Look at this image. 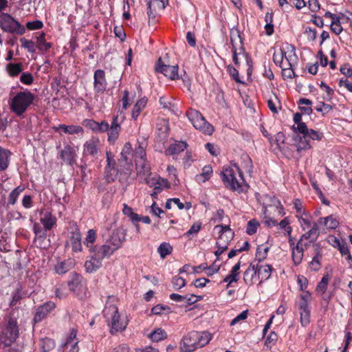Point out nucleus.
I'll return each instance as SVG.
<instances>
[{
	"label": "nucleus",
	"instance_id": "nucleus-30",
	"mask_svg": "<svg viewBox=\"0 0 352 352\" xmlns=\"http://www.w3.org/2000/svg\"><path fill=\"white\" fill-rule=\"evenodd\" d=\"M76 261L74 258H69L54 266L55 272L58 274H64L74 267Z\"/></svg>",
	"mask_w": 352,
	"mask_h": 352
},
{
	"label": "nucleus",
	"instance_id": "nucleus-35",
	"mask_svg": "<svg viewBox=\"0 0 352 352\" xmlns=\"http://www.w3.org/2000/svg\"><path fill=\"white\" fill-rule=\"evenodd\" d=\"M70 242L72 250L74 252H80L82 251L81 234L78 228L71 232Z\"/></svg>",
	"mask_w": 352,
	"mask_h": 352
},
{
	"label": "nucleus",
	"instance_id": "nucleus-2",
	"mask_svg": "<svg viewBox=\"0 0 352 352\" xmlns=\"http://www.w3.org/2000/svg\"><path fill=\"white\" fill-rule=\"evenodd\" d=\"M35 99L34 94L28 90L19 91L10 97L9 107L10 111L18 117H22Z\"/></svg>",
	"mask_w": 352,
	"mask_h": 352
},
{
	"label": "nucleus",
	"instance_id": "nucleus-45",
	"mask_svg": "<svg viewBox=\"0 0 352 352\" xmlns=\"http://www.w3.org/2000/svg\"><path fill=\"white\" fill-rule=\"evenodd\" d=\"M36 45L37 48L42 52H46L52 47V44L50 43L45 41L44 33H41L36 37Z\"/></svg>",
	"mask_w": 352,
	"mask_h": 352
},
{
	"label": "nucleus",
	"instance_id": "nucleus-62",
	"mask_svg": "<svg viewBox=\"0 0 352 352\" xmlns=\"http://www.w3.org/2000/svg\"><path fill=\"white\" fill-rule=\"evenodd\" d=\"M297 284L299 286V289L303 293L308 292L307 290L309 285L308 279L303 275H298L297 277Z\"/></svg>",
	"mask_w": 352,
	"mask_h": 352
},
{
	"label": "nucleus",
	"instance_id": "nucleus-1",
	"mask_svg": "<svg viewBox=\"0 0 352 352\" xmlns=\"http://www.w3.org/2000/svg\"><path fill=\"white\" fill-rule=\"evenodd\" d=\"M212 339V335L207 331H192L184 336L180 343L182 352H193L205 346Z\"/></svg>",
	"mask_w": 352,
	"mask_h": 352
},
{
	"label": "nucleus",
	"instance_id": "nucleus-3",
	"mask_svg": "<svg viewBox=\"0 0 352 352\" xmlns=\"http://www.w3.org/2000/svg\"><path fill=\"white\" fill-rule=\"evenodd\" d=\"M296 218L301 229L305 231L300 236L301 239L307 240L309 243L316 242L320 235L318 221L315 222L308 212L300 214Z\"/></svg>",
	"mask_w": 352,
	"mask_h": 352
},
{
	"label": "nucleus",
	"instance_id": "nucleus-26",
	"mask_svg": "<svg viewBox=\"0 0 352 352\" xmlns=\"http://www.w3.org/2000/svg\"><path fill=\"white\" fill-rule=\"evenodd\" d=\"M304 239H300L298 241V242L296 244V246L292 250V260L294 261V263L295 265H298L301 263L303 256H304V246L307 248L309 244L307 243H302V241Z\"/></svg>",
	"mask_w": 352,
	"mask_h": 352
},
{
	"label": "nucleus",
	"instance_id": "nucleus-13",
	"mask_svg": "<svg viewBox=\"0 0 352 352\" xmlns=\"http://www.w3.org/2000/svg\"><path fill=\"white\" fill-rule=\"evenodd\" d=\"M56 308V304L52 301H47L39 305L35 311L33 318L34 325L43 320Z\"/></svg>",
	"mask_w": 352,
	"mask_h": 352
},
{
	"label": "nucleus",
	"instance_id": "nucleus-39",
	"mask_svg": "<svg viewBox=\"0 0 352 352\" xmlns=\"http://www.w3.org/2000/svg\"><path fill=\"white\" fill-rule=\"evenodd\" d=\"M147 99L145 97L140 98L136 102L131 112V117L134 120H138L140 113L145 109Z\"/></svg>",
	"mask_w": 352,
	"mask_h": 352
},
{
	"label": "nucleus",
	"instance_id": "nucleus-43",
	"mask_svg": "<svg viewBox=\"0 0 352 352\" xmlns=\"http://www.w3.org/2000/svg\"><path fill=\"white\" fill-rule=\"evenodd\" d=\"M167 333L162 328H157L148 335L153 342H160L167 338Z\"/></svg>",
	"mask_w": 352,
	"mask_h": 352
},
{
	"label": "nucleus",
	"instance_id": "nucleus-31",
	"mask_svg": "<svg viewBox=\"0 0 352 352\" xmlns=\"http://www.w3.org/2000/svg\"><path fill=\"white\" fill-rule=\"evenodd\" d=\"M144 182L151 188L162 186L164 188H170V184L165 177H145Z\"/></svg>",
	"mask_w": 352,
	"mask_h": 352
},
{
	"label": "nucleus",
	"instance_id": "nucleus-58",
	"mask_svg": "<svg viewBox=\"0 0 352 352\" xmlns=\"http://www.w3.org/2000/svg\"><path fill=\"white\" fill-rule=\"evenodd\" d=\"M171 283L175 290H179L185 287L186 284V280L178 276H173Z\"/></svg>",
	"mask_w": 352,
	"mask_h": 352
},
{
	"label": "nucleus",
	"instance_id": "nucleus-54",
	"mask_svg": "<svg viewBox=\"0 0 352 352\" xmlns=\"http://www.w3.org/2000/svg\"><path fill=\"white\" fill-rule=\"evenodd\" d=\"M41 342L43 352H48L52 350L56 346L54 340L47 337L41 339Z\"/></svg>",
	"mask_w": 352,
	"mask_h": 352
},
{
	"label": "nucleus",
	"instance_id": "nucleus-7",
	"mask_svg": "<svg viewBox=\"0 0 352 352\" xmlns=\"http://www.w3.org/2000/svg\"><path fill=\"white\" fill-rule=\"evenodd\" d=\"M186 116L193 126L202 133L211 135L214 131L213 126L206 122L204 116L198 111L190 109Z\"/></svg>",
	"mask_w": 352,
	"mask_h": 352
},
{
	"label": "nucleus",
	"instance_id": "nucleus-4",
	"mask_svg": "<svg viewBox=\"0 0 352 352\" xmlns=\"http://www.w3.org/2000/svg\"><path fill=\"white\" fill-rule=\"evenodd\" d=\"M126 232L122 227L113 230L104 244L100 245V248L105 250L106 254L111 256L113 253L121 248L126 240Z\"/></svg>",
	"mask_w": 352,
	"mask_h": 352
},
{
	"label": "nucleus",
	"instance_id": "nucleus-23",
	"mask_svg": "<svg viewBox=\"0 0 352 352\" xmlns=\"http://www.w3.org/2000/svg\"><path fill=\"white\" fill-rule=\"evenodd\" d=\"M283 50L284 67H294L297 60L295 48L292 45L286 43L283 45Z\"/></svg>",
	"mask_w": 352,
	"mask_h": 352
},
{
	"label": "nucleus",
	"instance_id": "nucleus-59",
	"mask_svg": "<svg viewBox=\"0 0 352 352\" xmlns=\"http://www.w3.org/2000/svg\"><path fill=\"white\" fill-rule=\"evenodd\" d=\"M7 71L10 76H15L18 75L22 71V64L21 63L8 64L7 65Z\"/></svg>",
	"mask_w": 352,
	"mask_h": 352
},
{
	"label": "nucleus",
	"instance_id": "nucleus-9",
	"mask_svg": "<svg viewBox=\"0 0 352 352\" xmlns=\"http://www.w3.org/2000/svg\"><path fill=\"white\" fill-rule=\"evenodd\" d=\"M0 27L6 32L23 34L25 28L12 16L6 13L0 14Z\"/></svg>",
	"mask_w": 352,
	"mask_h": 352
},
{
	"label": "nucleus",
	"instance_id": "nucleus-10",
	"mask_svg": "<svg viewBox=\"0 0 352 352\" xmlns=\"http://www.w3.org/2000/svg\"><path fill=\"white\" fill-rule=\"evenodd\" d=\"M135 157L134 162L135 163L136 170L138 174L140 176H148L150 175V167L149 165L144 158L146 155L144 148L138 145L135 148Z\"/></svg>",
	"mask_w": 352,
	"mask_h": 352
},
{
	"label": "nucleus",
	"instance_id": "nucleus-38",
	"mask_svg": "<svg viewBox=\"0 0 352 352\" xmlns=\"http://www.w3.org/2000/svg\"><path fill=\"white\" fill-rule=\"evenodd\" d=\"M156 128L160 138L162 140L166 139L169 130L168 122L164 118H159L157 120Z\"/></svg>",
	"mask_w": 352,
	"mask_h": 352
},
{
	"label": "nucleus",
	"instance_id": "nucleus-50",
	"mask_svg": "<svg viewBox=\"0 0 352 352\" xmlns=\"http://www.w3.org/2000/svg\"><path fill=\"white\" fill-rule=\"evenodd\" d=\"M25 187L19 186L15 188L9 195L8 202L9 204L14 205L16 202V200L19 195L24 190Z\"/></svg>",
	"mask_w": 352,
	"mask_h": 352
},
{
	"label": "nucleus",
	"instance_id": "nucleus-21",
	"mask_svg": "<svg viewBox=\"0 0 352 352\" xmlns=\"http://www.w3.org/2000/svg\"><path fill=\"white\" fill-rule=\"evenodd\" d=\"M241 261H238L231 269L230 273L221 283H227L226 288L233 287V283H237L240 278Z\"/></svg>",
	"mask_w": 352,
	"mask_h": 352
},
{
	"label": "nucleus",
	"instance_id": "nucleus-34",
	"mask_svg": "<svg viewBox=\"0 0 352 352\" xmlns=\"http://www.w3.org/2000/svg\"><path fill=\"white\" fill-rule=\"evenodd\" d=\"M339 224L338 219L332 214L318 219V226H323L326 230H335L338 227Z\"/></svg>",
	"mask_w": 352,
	"mask_h": 352
},
{
	"label": "nucleus",
	"instance_id": "nucleus-64",
	"mask_svg": "<svg viewBox=\"0 0 352 352\" xmlns=\"http://www.w3.org/2000/svg\"><path fill=\"white\" fill-rule=\"evenodd\" d=\"M278 225L280 226V229L285 230V233L288 236L292 234V228L289 226V221L287 217H285L281 220L280 223H278Z\"/></svg>",
	"mask_w": 352,
	"mask_h": 352
},
{
	"label": "nucleus",
	"instance_id": "nucleus-16",
	"mask_svg": "<svg viewBox=\"0 0 352 352\" xmlns=\"http://www.w3.org/2000/svg\"><path fill=\"white\" fill-rule=\"evenodd\" d=\"M78 340L77 338V330L72 329L69 335L67 336L65 342L62 344V348L65 352H78Z\"/></svg>",
	"mask_w": 352,
	"mask_h": 352
},
{
	"label": "nucleus",
	"instance_id": "nucleus-8",
	"mask_svg": "<svg viewBox=\"0 0 352 352\" xmlns=\"http://www.w3.org/2000/svg\"><path fill=\"white\" fill-rule=\"evenodd\" d=\"M89 252L90 259L85 261V267L87 273H94L102 267L103 259L109 256L106 254L105 250H102L100 248Z\"/></svg>",
	"mask_w": 352,
	"mask_h": 352
},
{
	"label": "nucleus",
	"instance_id": "nucleus-5",
	"mask_svg": "<svg viewBox=\"0 0 352 352\" xmlns=\"http://www.w3.org/2000/svg\"><path fill=\"white\" fill-rule=\"evenodd\" d=\"M19 334L17 319L12 314L9 315L6 320L5 328L0 333V340L6 346L11 345L16 341Z\"/></svg>",
	"mask_w": 352,
	"mask_h": 352
},
{
	"label": "nucleus",
	"instance_id": "nucleus-18",
	"mask_svg": "<svg viewBox=\"0 0 352 352\" xmlns=\"http://www.w3.org/2000/svg\"><path fill=\"white\" fill-rule=\"evenodd\" d=\"M77 151V147L67 144L60 151V157L65 163L72 165L76 162Z\"/></svg>",
	"mask_w": 352,
	"mask_h": 352
},
{
	"label": "nucleus",
	"instance_id": "nucleus-63",
	"mask_svg": "<svg viewBox=\"0 0 352 352\" xmlns=\"http://www.w3.org/2000/svg\"><path fill=\"white\" fill-rule=\"evenodd\" d=\"M318 112L321 113L322 115L329 113L332 110V107L330 104H325L323 102H320L315 107Z\"/></svg>",
	"mask_w": 352,
	"mask_h": 352
},
{
	"label": "nucleus",
	"instance_id": "nucleus-33",
	"mask_svg": "<svg viewBox=\"0 0 352 352\" xmlns=\"http://www.w3.org/2000/svg\"><path fill=\"white\" fill-rule=\"evenodd\" d=\"M40 221L45 231H49L56 226L57 219L50 212H45L41 217Z\"/></svg>",
	"mask_w": 352,
	"mask_h": 352
},
{
	"label": "nucleus",
	"instance_id": "nucleus-46",
	"mask_svg": "<svg viewBox=\"0 0 352 352\" xmlns=\"http://www.w3.org/2000/svg\"><path fill=\"white\" fill-rule=\"evenodd\" d=\"M322 258V253L320 250H318L316 255L313 257L311 261L309 263V267L312 271L317 272L321 268Z\"/></svg>",
	"mask_w": 352,
	"mask_h": 352
},
{
	"label": "nucleus",
	"instance_id": "nucleus-14",
	"mask_svg": "<svg viewBox=\"0 0 352 352\" xmlns=\"http://www.w3.org/2000/svg\"><path fill=\"white\" fill-rule=\"evenodd\" d=\"M124 120V116H113L111 125L107 131V140L110 143L113 144L118 138L121 131V124Z\"/></svg>",
	"mask_w": 352,
	"mask_h": 352
},
{
	"label": "nucleus",
	"instance_id": "nucleus-61",
	"mask_svg": "<svg viewBox=\"0 0 352 352\" xmlns=\"http://www.w3.org/2000/svg\"><path fill=\"white\" fill-rule=\"evenodd\" d=\"M33 232L39 239H45L47 236V231L42 228L38 223H34L33 226Z\"/></svg>",
	"mask_w": 352,
	"mask_h": 352
},
{
	"label": "nucleus",
	"instance_id": "nucleus-36",
	"mask_svg": "<svg viewBox=\"0 0 352 352\" xmlns=\"http://www.w3.org/2000/svg\"><path fill=\"white\" fill-rule=\"evenodd\" d=\"M242 162L239 166V175H250L252 170V163L250 157L248 155H242Z\"/></svg>",
	"mask_w": 352,
	"mask_h": 352
},
{
	"label": "nucleus",
	"instance_id": "nucleus-47",
	"mask_svg": "<svg viewBox=\"0 0 352 352\" xmlns=\"http://www.w3.org/2000/svg\"><path fill=\"white\" fill-rule=\"evenodd\" d=\"M173 250V247L169 243L163 242L157 248V252L159 253L162 258H165L168 255L170 254Z\"/></svg>",
	"mask_w": 352,
	"mask_h": 352
},
{
	"label": "nucleus",
	"instance_id": "nucleus-19",
	"mask_svg": "<svg viewBox=\"0 0 352 352\" xmlns=\"http://www.w3.org/2000/svg\"><path fill=\"white\" fill-rule=\"evenodd\" d=\"M255 264L257 270V278L259 280L258 285H261L265 280L270 278L273 267L270 265L263 264V263H256Z\"/></svg>",
	"mask_w": 352,
	"mask_h": 352
},
{
	"label": "nucleus",
	"instance_id": "nucleus-52",
	"mask_svg": "<svg viewBox=\"0 0 352 352\" xmlns=\"http://www.w3.org/2000/svg\"><path fill=\"white\" fill-rule=\"evenodd\" d=\"M328 283L329 276L327 274L324 275L316 287V292L317 294H324L327 289Z\"/></svg>",
	"mask_w": 352,
	"mask_h": 352
},
{
	"label": "nucleus",
	"instance_id": "nucleus-40",
	"mask_svg": "<svg viewBox=\"0 0 352 352\" xmlns=\"http://www.w3.org/2000/svg\"><path fill=\"white\" fill-rule=\"evenodd\" d=\"M187 143L184 141H176L172 144L166 150V153L169 155H175L184 151L187 148Z\"/></svg>",
	"mask_w": 352,
	"mask_h": 352
},
{
	"label": "nucleus",
	"instance_id": "nucleus-15",
	"mask_svg": "<svg viewBox=\"0 0 352 352\" xmlns=\"http://www.w3.org/2000/svg\"><path fill=\"white\" fill-rule=\"evenodd\" d=\"M177 65H168L162 63V58L158 59L157 65L155 67L156 72L163 74L170 80H175L179 78Z\"/></svg>",
	"mask_w": 352,
	"mask_h": 352
},
{
	"label": "nucleus",
	"instance_id": "nucleus-51",
	"mask_svg": "<svg viewBox=\"0 0 352 352\" xmlns=\"http://www.w3.org/2000/svg\"><path fill=\"white\" fill-rule=\"evenodd\" d=\"M228 241H229L223 240V236H219V240L216 243L217 250L214 252V254L217 257H219L221 254H223L224 251L227 250Z\"/></svg>",
	"mask_w": 352,
	"mask_h": 352
},
{
	"label": "nucleus",
	"instance_id": "nucleus-24",
	"mask_svg": "<svg viewBox=\"0 0 352 352\" xmlns=\"http://www.w3.org/2000/svg\"><path fill=\"white\" fill-rule=\"evenodd\" d=\"M283 50L284 67H294L297 60L295 48L292 45L286 43L283 45Z\"/></svg>",
	"mask_w": 352,
	"mask_h": 352
},
{
	"label": "nucleus",
	"instance_id": "nucleus-44",
	"mask_svg": "<svg viewBox=\"0 0 352 352\" xmlns=\"http://www.w3.org/2000/svg\"><path fill=\"white\" fill-rule=\"evenodd\" d=\"M10 155L9 151L0 147V170H3L8 168Z\"/></svg>",
	"mask_w": 352,
	"mask_h": 352
},
{
	"label": "nucleus",
	"instance_id": "nucleus-60",
	"mask_svg": "<svg viewBox=\"0 0 352 352\" xmlns=\"http://www.w3.org/2000/svg\"><path fill=\"white\" fill-rule=\"evenodd\" d=\"M259 223L256 219H251L248 222L246 232L249 235H253L256 232Z\"/></svg>",
	"mask_w": 352,
	"mask_h": 352
},
{
	"label": "nucleus",
	"instance_id": "nucleus-27",
	"mask_svg": "<svg viewBox=\"0 0 352 352\" xmlns=\"http://www.w3.org/2000/svg\"><path fill=\"white\" fill-rule=\"evenodd\" d=\"M100 142L98 138H92L83 144V154L85 155L95 156L100 149Z\"/></svg>",
	"mask_w": 352,
	"mask_h": 352
},
{
	"label": "nucleus",
	"instance_id": "nucleus-29",
	"mask_svg": "<svg viewBox=\"0 0 352 352\" xmlns=\"http://www.w3.org/2000/svg\"><path fill=\"white\" fill-rule=\"evenodd\" d=\"M257 278V270L256 269V264L252 262L246 270L243 272V281L247 285H253Z\"/></svg>",
	"mask_w": 352,
	"mask_h": 352
},
{
	"label": "nucleus",
	"instance_id": "nucleus-41",
	"mask_svg": "<svg viewBox=\"0 0 352 352\" xmlns=\"http://www.w3.org/2000/svg\"><path fill=\"white\" fill-rule=\"evenodd\" d=\"M270 248L264 244L259 245L256 248L254 263H263L266 258Z\"/></svg>",
	"mask_w": 352,
	"mask_h": 352
},
{
	"label": "nucleus",
	"instance_id": "nucleus-57",
	"mask_svg": "<svg viewBox=\"0 0 352 352\" xmlns=\"http://www.w3.org/2000/svg\"><path fill=\"white\" fill-rule=\"evenodd\" d=\"M214 229H219V233L221 234L220 236H223V239L224 238L223 234L228 232L229 236L225 235L226 241H230L233 237L234 232L230 229V226L217 225L214 227Z\"/></svg>",
	"mask_w": 352,
	"mask_h": 352
},
{
	"label": "nucleus",
	"instance_id": "nucleus-25",
	"mask_svg": "<svg viewBox=\"0 0 352 352\" xmlns=\"http://www.w3.org/2000/svg\"><path fill=\"white\" fill-rule=\"evenodd\" d=\"M283 50L284 67H294L297 60L295 48L292 45L286 43L283 45Z\"/></svg>",
	"mask_w": 352,
	"mask_h": 352
},
{
	"label": "nucleus",
	"instance_id": "nucleus-17",
	"mask_svg": "<svg viewBox=\"0 0 352 352\" xmlns=\"http://www.w3.org/2000/svg\"><path fill=\"white\" fill-rule=\"evenodd\" d=\"M135 150L133 151L132 146L130 143H126L121 152V158L119 159L120 164H126V169H129L132 166V162L135 158Z\"/></svg>",
	"mask_w": 352,
	"mask_h": 352
},
{
	"label": "nucleus",
	"instance_id": "nucleus-6",
	"mask_svg": "<svg viewBox=\"0 0 352 352\" xmlns=\"http://www.w3.org/2000/svg\"><path fill=\"white\" fill-rule=\"evenodd\" d=\"M311 294L305 292L298 296L297 301L298 308L300 311V322L302 327H307L310 323Z\"/></svg>",
	"mask_w": 352,
	"mask_h": 352
},
{
	"label": "nucleus",
	"instance_id": "nucleus-56",
	"mask_svg": "<svg viewBox=\"0 0 352 352\" xmlns=\"http://www.w3.org/2000/svg\"><path fill=\"white\" fill-rule=\"evenodd\" d=\"M98 182H96V187L100 192L107 190V185L114 181L113 177H99Z\"/></svg>",
	"mask_w": 352,
	"mask_h": 352
},
{
	"label": "nucleus",
	"instance_id": "nucleus-12",
	"mask_svg": "<svg viewBox=\"0 0 352 352\" xmlns=\"http://www.w3.org/2000/svg\"><path fill=\"white\" fill-rule=\"evenodd\" d=\"M109 309L112 311L110 329L111 334L114 335L118 332L124 331L126 328L127 322L121 321L120 315L117 307L112 305L109 307Z\"/></svg>",
	"mask_w": 352,
	"mask_h": 352
},
{
	"label": "nucleus",
	"instance_id": "nucleus-53",
	"mask_svg": "<svg viewBox=\"0 0 352 352\" xmlns=\"http://www.w3.org/2000/svg\"><path fill=\"white\" fill-rule=\"evenodd\" d=\"M284 50H283V45L281 46L280 49L275 51L273 55L274 62L276 65H278L280 67H283L285 64V60L283 59Z\"/></svg>",
	"mask_w": 352,
	"mask_h": 352
},
{
	"label": "nucleus",
	"instance_id": "nucleus-11",
	"mask_svg": "<svg viewBox=\"0 0 352 352\" xmlns=\"http://www.w3.org/2000/svg\"><path fill=\"white\" fill-rule=\"evenodd\" d=\"M222 182L227 189L239 194L247 192L250 188L245 177H222Z\"/></svg>",
	"mask_w": 352,
	"mask_h": 352
},
{
	"label": "nucleus",
	"instance_id": "nucleus-32",
	"mask_svg": "<svg viewBox=\"0 0 352 352\" xmlns=\"http://www.w3.org/2000/svg\"><path fill=\"white\" fill-rule=\"evenodd\" d=\"M275 207L278 208L280 207L283 209V206L280 201L275 196L265 195L263 197V212L264 214H266L268 207Z\"/></svg>",
	"mask_w": 352,
	"mask_h": 352
},
{
	"label": "nucleus",
	"instance_id": "nucleus-55",
	"mask_svg": "<svg viewBox=\"0 0 352 352\" xmlns=\"http://www.w3.org/2000/svg\"><path fill=\"white\" fill-rule=\"evenodd\" d=\"M21 47L25 49L28 52L34 54L36 52V45L34 41L28 40L25 38L20 39Z\"/></svg>",
	"mask_w": 352,
	"mask_h": 352
},
{
	"label": "nucleus",
	"instance_id": "nucleus-49",
	"mask_svg": "<svg viewBox=\"0 0 352 352\" xmlns=\"http://www.w3.org/2000/svg\"><path fill=\"white\" fill-rule=\"evenodd\" d=\"M81 276L76 272L71 274V279L68 281L69 289L71 292H75L80 283Z\"/></svg>",
	"mask_w": 352,
	"mask_h": 352
},
{
	"label": "nucleus",
	"instance_id": "nucleus-48",
	"mask_svg": "<svg viewBox=\"0 0 352 352\" xmlns=\"http://www.w3.org/2000/svg\"><path fill=\"white\" fill-rule=\"evenodd\" d=\"M298 104L300 105V109L303 113L310 115L312 113V102L309 99L300 98L298 100Z\"/></svg>",
	"mask_w": 352,
	"mask_h": 352
},
{
	"label": "nucleus",
	"instance_id": "nucleus-28",
	"mask_svg": "<svg viewBox=\"0 0 352 352\" xmlns=\"http://www.w3.org/2000/svg\"><path fill=\"white\" fill-rule=\"evenodd\" d=\"M94 90L100 93L103 92L107 88V81L105 79L104 72L102 69H98L94 72Z\"/></svg>",
	"mask_w": 352,
	"mask_h": 352
},
{
	"label": "nucleus",
	"instance_id": "nucleus-22",
	"mask_svg": "<svg viewBox=\"0 0 352 352\" xmlns=\"http://www.w3.org/2000/svg\"><path fill=\"white\" fill-rule=\"evenodd\" d=\"M52 129L58 133L60 135H62V133L69 134V135H78L82 134L84 130L82 126L79 125H66V124H58V126H54L52 127Z\"/></svg>",
	"mask_w": 352,
	"mask_h": 352
},
{
	"label": "nucleus",
	"instance_id": "nucleus-20",
	"mask_svg": "<svg viewBox=\"0 0 352 352\" xmlns=\"http://www.w3.org/2000/svg\"><path fill=\"white\" fill-rule=\"evenodd\" d=\"M147 4L148 19H153L155 18L157 11L165 8L167 5V0H149Z\"/></svg>",
	"mask_w": 352,
	"mask_h": 352
},
{
	"label": "nucleus",
	"instance_id": "nucleus-37",
	"mask_svg": "<svg viewBox=\"0 0 352 352\" xmlns=\"http://www.w3.org/2000/svg\"><path fill=\"white\" fill-rule=\"evenodd\" d=\"M97 238L96 231L94 229H89L87 232V236L83 241L84 245L89 248V252L96 250L100 245H94Z\"/></svg>",
	"mask_w": 352,
	"mask_h": 352
},
{
	"label": "nucleus",
	"instance_id": "nucleus-42",
	"mask_svg": "<svg viewBox=\"0 0 352 352\" xmlns=\"http://www.w3.org/2000/svg\"><path fill=\"white\" fill-rule=\"evenodd\" d=\"M239 166L236 164L231 162L223 167L221 176H235L239 174Z\"/></svg>",
	"mask_w": 352,
	"mask_h": 352
}]
</instances>
